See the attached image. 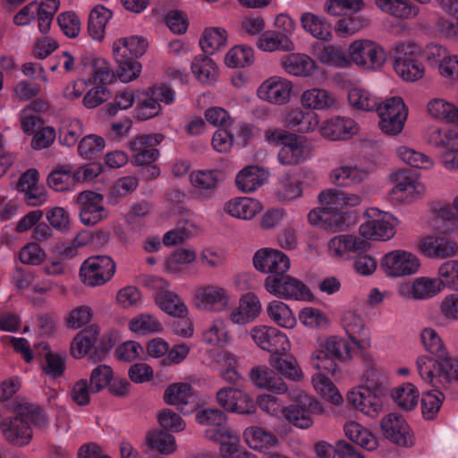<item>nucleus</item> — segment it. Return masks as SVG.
<instances>
[{
  "label": "nucleus",
  "mask_w": 458,
  "mask_h": 458,
  "mask_svg": "<svg viewBox=\"0 0 458 458\" xmlns=\"http://www.w3.org/2000/svg\"><path fill=\"white\" fill-rule=\"evenodd\" d=\"M416 366L423 381L435 388H442V382L439 381L441 379L439 372L440 361L437 362L431 357L422 355L417 359Z\"/></svg>",
  "instance_id": "nucleus-50"
},
{
  "label": "nucleus",
  "mask_w": 458,
  "mask_h": 458,
  "mask_svg": "<svg viewBox=\"0 0 458 458\" xmlns=\"http://www.w3.org/2000/svg\"><path fill=\"white\" fill-rule=\"evenodd\" d=\"M228 33L221 27H209L204 30L199 45L208 55H213L225 47Z\"/></svg>",
  "instance_id": "nucleus-48"
},
{
  "label": "nucleus",
  "mask_w": 458,
  "mask_h": 458,
  "mask_svg": "<svg viewBox=\"0 0 458 458\" xmlns=\"http://www.w3.org/2000/svg\"><path fill=\"white\" fill-rule=\"evenodd\" d=\"M281 123L288 129L300 133H309L318 128L319 116L315 112H305L301 108L296 107L285 110L282 114Z\"/></svg>",
  "instance_id": "nucleus-23"
},
{
  "label": "nucleus",
  "mask_w": 458,
  "mask_h": 458,
  "mask_svg": "<svg viewBox=\"0 0 458 458\" xmlns=\"http://www.w3.org/2000/svg\"><path fill=\"white\" fill-rule=\"evenodd\" d=\"M219 170H197L191 174L190 180L199 195L211 197L220 181Z\"/></svg>",
  "instance_id": "nucleus-40"
},
{
  "label": "nucleus",
  "mask_w": 458,
  "mask_h": 458,
  "mask_svg": "<svg viewBox=\"0 0 458 458\" xmlns=\"http://www.w3.org/2000/svg\"><path fill=\"white\" fill-rule=\"evenodd\" d=\"M260 311L259 297L252 293H247L240 298L238 307L232 310L229 318L233 324L243 326L254 321Z\"/></svg>",
  "instance_id": "nucleus-26"
},
{
  "label": "nucleus",
  "mask_w": 458,
  "mask_h": 458,
  "mask_svg": "<svg viewBox=\"0 0 458 458\" xmlns=\"http://www.w3.org/2000/svg\"><path fill=\"white\" fill-rule=\"evenodd\" d=\"M349 55L352 63L366 70L380 69L386 60L385 49L369 39L352 42L349 47Z\"/></svg>",
  "instance_id": "nucleus-5"
},
{
  "label": "nucleus",
  "mask_w": 458,
  "mask_h": 458,
  "mask_svg": "<svg viewBox=\"0 0 458 458\" xmlns=\"http://www.w3.org/2000/svg\"><path fill=\"white\" fill-rule=\"evenodd\" d=\"M415 49V45L406 43H400L395 47L394 71L406 81H418L425 72L423 64L413 56Z\"/></svg>",
  "instance_id": "nucleus-12"
},
{
  "label": "nucleus",
  "mask_w": 458,
  "mask_h": 458,
  "mask_svg": "<svg viewBox=\"0 0 458 458\" xmlns=\"http://www.w3.org/2000/svg\"><path fill=\"white\" fill-rule=\"evenodd\" d=\"M419 250L428 258L445 259L458 254V244L445 235H428L420 241Z\"/></svg>",
  "instance_id": "nucleus-22"
},
{
  "label": "nucleus",
  "mask_w": 458,
  "mask_h": 458,
  "mask_svg": "<svg viewBox=\"0 0 458 458\" xmlns=\"http://www.w3.org/2000/svg\"><path fill=\"white\" fill-rule=\"evenodd\" d=\"M281 63L284 71L294 76H311L318 68L316 62L304 54L286 55L282 59Z\"/></svg>",
  "instance_id": "nucleus-42"
},
{
  "label": "nucleus",
  "mask_w": 458,
  "mask_h": 458,
  "mask_svg": "<svg viewBox=\"0 0 458 458\" xmlns=\"http://www.w3.org/2000/svg\"><path fill=\"white\" fill-rule=\"evenodd\" d=\"M379 120V127L383 132L389 135L400 133L407 119L408 111L400 97H392L383 103L377 104L375 109Z\"/></svg>",
  "instance_id": "nucleus-4"
},
{
  "label": "nucleus",
  "mask_w": 458,
  "mask_h": 458,
  "mask_svg": "<svg viewBox=\"0 0 458 458\" xmlns=\"http://www.w3.org/2000/svg\"><path fill=\"white\" fill-rule=\"evenodd\" d=\"M145 285L154 292V299L158 308L168 315L183 318L188 314V308L174 292L170 290V283L158 276H148Z\"/></svg>",
  "instance_id": "nucleus-2"
},
{
  "label": "nucleus",
  "mask_w": 458,
  "mask_h": 458,
  "mask_svg": "<svg viewBox=\"0 0 458 458\" xmlns=\"http://www.w3.org/2000/svg\"><path fill=\"white\" fill-rule=\"evenodd\" d=\"M113 16V12L102 4L93 7L88 18L87 30L89 36L93 40L101 42L106 36V24Z\"/></svg>",
  "instance_id": "nucleus-34"
},
{
  "label": "nucleus",
  "mask_w": 458,
  "mask_h": 458,
  "mask_svg": "<svg viewBox=\"0 0 458 458\" xmlns=\"http://www.w3.org/2000/svg\"><path fill=\"white\" fill-rule=\"evenodd\" d=\"M300 21L302 29L314 38L326 42L332 40V27L325 17L306 12L301 15Z\"/></svg>",
  "instance_id": "nucleus-32"
},
{
  "label": "nucleus",
  "mask_w": 458,
  "mask_h": 458,
  "mask_svg": "<svg viewBox=\"0 0 458 458\" xmlns=\"http://www.w3.org/2000/svg\"><path fill=\"white\" fill-rule=\"evenodd\" d=\"M134 112L138 120L145 121L158 115L161 106L153 96H150L148 90H145L139 97Z\"/></svg>",
  "instance_id": "nucleus-62"
},
{
  "label": "nucleus",
  "mask_w": 458,
  "mask_h": 458,
  "mask_svg": "<svg viewBox=\"0 0 458 458\" xmlns=\"http://www.w3.org/2000/svg\"><path fill=\"white\" fill-rule=\"evenodd\" d=\"M250 377L251 382L259 388H265L276 394H284L287 391V385L284 381L266 366L252 368Z\"/></svg>",
  "instance_id": "nucleus-33"
},
{
  "label": "nucleus",
  "mask_w": 458,
  "mask_h": 458,
  "mask_svg": "<svg viewBox=\"0 0 458 458\" xmlns=\"http://www.w3.org/2000/svg\"><path fill=\"white\" fill-rule=\"evenodd\" d=\"M383 396L379 392L360 386L347 394V402L365 415L375 418L383 409Z\"/></svg>",
  "instance_id": "nucleus-18"
},
{
  "label": "nucleus",
  "mask_w": 458,
  "mask_h": 458,
  "mask_svg": "<svg viewBox=\"0 0 458 458\" xmlns=\"http://www.w3.org/2000/svg\"><path fill=\"white\" fill-rule=\"evenodd\" d=\"M115 263L109 256H92L81 266V281L91 287L103 285L114 275Z\"/></svg>",
  "instance_id": "nucleus-7"
},
{
  "label": "nucleus",
  "mask_w": 458,
  "mask_h": 458,
  "mask_svg": "<svg viewBox=\"0 0 458 458\" xmlns=\"http://www.w3.org/2000/svg\"><path fill=\"white\" fill-rule=\"evenodd\" d=\"M191 71L198 81L211 85L216 81L218 68L209 57H196L191 63Z\"/></svg>",
  "instance_id": "nucleus-52"
},
{
  "label": "nucleus",
  "mask_w": 458,
  "mask_h": 458,
  "mask_svg": "<svg viewBox=\"0 0 458 458\" xmlns=\"http://www.w3.org/2000/svg\"><path fill=\"white\" fill-rule=\"evenodd\" d=\"M164 137L162 134H143L129 141L128 146L133 153L134 162L137 165H150L155 162L159 151L155 148Z\"/></svg>",
  "instance_id": "nucleus-20"
},
{
  "label": "nucleus",
  "mask_w": 458,
  "mask_h": 458,
  "mask_svg": "<svg viewBox=\"0 0 458 458\" xmlns=\"http://www.w3.org/2000/svg\"><path fill=\"white\" fill-rule=\"evenodd\" d=\"M343 325L349 338L359 349L365 350L370 345L369 331L360 315L352 311L346 312L343 318Z\"/></svg>",
  "instance_id": "nucleus-31"
},
{
  "label": "nucleus",
  "mask_w": 458,
  "mask_h": 458,
  "mask_svg": "<svg viewBox=\"0 0 458 458\" xmlns=\"http://www.w3.org/2000/svg\"><path fill=\"white\" fill-rule=\"evenodd\" d=\"M384 436L401 446H411L414 444V436L409 425L402 415L389 413L380 423Z\"/></svg>",
  "instance_id": "nucleus-19"
},
{
  "label": "nucleus",
  "mask_w": 458,
  "mask_h": 458,
  "mask_svg": "<svg viewBox=\"0 0 458 458\" xmlns=\"http://www.w3.org/2000/svg\"><path fill=\"white\" fill-rule=\"evenodd\" d=\"M319 200L330 216L340 215L343 221V230L345 227L344 192L336 189H329L319 194Z\"/></svg>",
  "instance_id": "nucleus-57"
},
{
  "label": "nucleus",
  "mask_w": 458,
  "mask_h": 458,
  "mask_svg": "<svg viewBox=\"0 0 458 458\" xmlns=\"http://www.w3.org/2000/svg\"><path fill=\"white\" fill-rule=\"evenodd\" d=\"M38 426H46L47 420L39 408L31 410L25 417H16L4 429V438L17 446L27 445L32 439V430L29 422Z\"/></svg>",
  "instance_id": "nucleus-6"
},
{
  "label": "nucleus",
  "mask_w": 458,
  "mask_h": 458,
  "mask_svg": "<svg viewBox=\"0 0 458 458\" xmlns=\"http://www.w3.org/2000/svg\"><path fill=\"white\" fill-rule=\"evenodd\" d=\"M368 247L369 243L365 240L353 235H338L328 242L330 253L337 257H344L349 252L363 251Z\"/></svg>",
  "instance_id": "nucleus-44"
},
{
  "label": "nucleus",
  "mask_w": 458,
  "mask_h": 458,
  "mask_svg": "<svg viewBox=\"0 0 458 458\" xmlns=\"http://www.w3.org/2000/svg\"><path fill=\"white\" fill-rule=\"evenodd\" d=\"M81 73L89 75V81L91 83L105 84L112 81L114 77L113 70L109 63L104 58H81L77 67Z\"/></svg>",
  "instance_id": "nucleus-28"
},
{
  "label": "nucleus",
  "mask_w": 458,
  "mask_h": 458,
  "mask_svg": "<svg viewBox=\"0 0 458 458\" xmlns=\"http://www.w3.org/2000/svg\"><path fill=\"white\" fill-rule=\"evenodd\" d=\"M253 265L260 272L270 274L269 276H282L290 268V259L281 250L264 248L256 251Z\"/></svg>",
  "instance_id": "nucleus-14"
},
{
  "label": "nucleus",
  "mask_w": 458,
  "mask_h": 458,
  "mask_svg": "<svg viewBox=\"0 0 458 458\" xmlns=\"http://www.w3.org/2000/svg\"><path fill=\"white\" fill-rule=\"evenodd\" d=\"M443 288L440 278L421 276L416 278L411 286H401L398 290L400 296L416 300H427L437 295Z\"/></svg>",
  "instance_id": "nucleus-27"
},
{
  "label": "nucleus",
  "mask_w": 458,
  "mask_h": 458,
  "mask_svg": "<svg viewBox=\"0 0 458 458\" xmlns=\"http://www.w3.org/2000/svg\"><path fill=\"white\" fill-rule=\"evenodd\" d=\"M311 154V148L305 138L295 134L280 148L277 158L284 165H296L306 161Z\"/></svg>",
  "instance_id": "nucleus-24"
},
{
  "label": "nucleus",
  "mask_w": 458,
  "mask_h": 458,
  "mask_svg": "<svg viewBox=\"0 0 458 458\" xmlns=\"http://www.w3.org/2000/svg\"><path fill=\"white\" fill-rule=\"evenodd\" d=\"M308 221L310 225H318L331 231H343V221L340 215L330 216L326 208H313L308 214Z\"/></svg>",
  "instance_id": "nucleus-59"
},
{
  "label": "nucleus",
  "mask_w": 458,
  "mask_h": 458,
  "mask_svg": "<svg viewBox=\"0 0 458 458\" xmlns=\"http://www.w3.org/2000/svg\"><path fill=\"white\" fill-rule=\"evenodd\" d=\"M229 291L218 284H205L195 290L194 301L198 309L221 313L226 310L230 303Z\"/></svg>",
  "instance_id": "nucleus-8"
},
{
  "label": "nucleus",
  "mask_w": 458,
  "mask_h": 458,
  "mask_svg": "<svg viewBox=\"0 0 458 458\" xmlns=\"http://www.w3.org/2000/svg\"><path fill=\"white\" fill-rule=\"evenodd\" d=\"M250 335L262 350L273 355H284L290 350L287 335L274 327L259 325L253 327Z\"/></svg>",
  "instance_id": "nucleus-10"
},
{
  "label": "nucleus",
  "mask_w": 458,
  "mask_h": 458,
  "mask_svg": "<svg viewBox=\"0 0 458 458\" xmlns=\"http://www.w3.org/2000/svg\"><path fill=\"white\" fill-rule=\"evenodd\" d=\"M103 196L91 191H84L76 196L80 206V219L85 225H95L107 216L103 205Z\"/></svg>",
  "instance_id": "nucleus-17"
},
{
  "label": "nucleus",
  "mask_w": 458,
  "mask_h": 458,
  "mask_svg": "<svg viewBox=\"0 0 458 458\" xmlns=\"http://www.w3.org/2000/svg\"><path fill=\"white\" fill-rule=\"evenodd\" d=\"M59 4V0H42L40 4L30 2L14 15L13 22L19 26H25L37 17L39 31L47 34Z\"/></svg>",
  "instance_id": "nucleus-3"
},
{
  "label": "nucleus",
  "mask_w": 458,
  "mask_h": 458,
  "mask_svg": "<svg viewBox=\"0 0 458 458\" xmlns=\"http://www.w3.org/2000/svg\"><path fill=\"white\" fill-rule=\"evenodd\" d=\"M146 445L163 454H170L176 449L174 437L162 430H154L146 436Z\"/></svg>",
  "instance_id": "nucleus-60"
},
{
  "label": "nucleus",
  "mask_w": 458,
  "mask_h": 458,
  "mask_svg": "<svg viewBox=\"0 0 458 458\" xmlns=\"http://www.w3.org/2000/svg\"><path fill=\"white\" fill-rule=\"evenodd\" d=\"M301 104L310 111H324L335 106V95L322 88H312L304 90L301 95Z\"/></svg>",
  "instance_id": "nucleus-35"
},
{
  "label": "nucleus",
  "mask_w": 458,
  "mask_h": 458,
  "mask_svg": "<svg viewBox=\"0 0 458 458\" xmlns=\"http://www.w3.org/2000/svg\"><path fill=\"white\" fill-rule=\"evenodd\" d=\"M318 59L322 64L335 68H347L352 63L344 48L335 45L324 46L318 54Z\"/></svg>",
  "instance_id": "nucleus-51"
},
{
  "label": "nucleus",
  "mask_w": 458,
  "mask_h": 458,
  "mask_svg": "<svg viewBox=\"0 0 458 458\" xmlns=\"http://www.w3.org/2000/svg\"><path fill=\"white\" fill-rule=\"evenodd\" d=\"M322 412L323 408L320 403L310 398L308 408L300 404H293L284 409V414L287 420L294 426L301 428H308L313 423L311 414Z\"/></svg>",
  "instance_id": "nucleus-30"
},
{
  "label": "nucleus",
  "mask_w": 458,
  "mask_h": 458,
  "mask_svg": "<svg viewBox=\"0 0 458 458\" xmlns=\"http://www.w3.org/2000/svg\"><path fill=\"white\" fill-rule=\"evenodd\" d=\"M392 397L396 404L405 411H411L416 407L420 393L411 383H405L392 391Z\"/></svg>",
  "instance_id": "nucleus-58"
},
{
  "label": "nucleus",
  "mask_w": 458,
  "mask_h": 458,
  "mask_svg": "<svg viewBox=\"0 0 458 458\" xmlns=\"http://www.w3.org/2000/svg\"><path fill=\"white\" fill-rule=\"evenodd\" d=\"M164 401L169 405H175L182 410L188 404L196 405L192 387L188 383H174L167 386L164 394Z\"/></svg>",
  "instance_id": "nucleus-45"
},
{
  "label": "nucleus",
  "mask_w": 458,
  "mask_h": 458,
  "mask_svg": "<svg viewBox=\"0 0 458 458\" xmlns=\"http://www.w3.org/2000/svg\"><path fill=\"white\" fill-rule=\"evenodd\" d=\"M420 267L418 257L403 250H395L386 253L381 261L384 272L394 277L411 276L417 273Z\"/></svg>",
  "instance_id": "nucleus-11"
},
{
  "label": "nucleus",
  "mask_w": 458,
  "mask_h": 458,
  "mask_svg": "<svg viewBox=\"0 0 458 458\" xmlns=\"http://www.w3.org/2000/svg\"><path fill=\"white\" fill-rule=\"evenodd\" d=\"M394 186L390 191L394 200L401 203H411L425 193V186L407 171H399L392 174Z\"/></svg>",
  "instance_id": "nucleus-13"
},
{
  "label": "nucleus",
  "mask_w": 458,
  "mask_h": 458,
  "mask_svg": "<svg viewBox=\"0 0 458 458\" xmlns=\"http://www.w3.org/2000/svg\"><path fill=\"white\" fill-rule=\"evenodd\" d=\"M216 402L225 411L240 414H251L256 411V403L245 392L235 387H223L216 393Z\"/></svg>",
  "instance_id": "nucleus-16"
},
{
  "label": "nucleus",
  "mask_w": 458,
  "mask_h": 458,
  "mask_svg": "<svg viewBox=\"0 0 458 458\" xmlns=\"http://www.w3.org/2000/svg\"><path fill=\"white\" fill-rule=\"evenodd\" d=\"M348 101L352 107L370 112L374 111L378 104L377 97L369 91L360 88H353L348 93Z\"/></svg>",
  "instance_id": "nucleus-63"
},
{
  "label": "nucleus",
  "mask_w": 458,
  "mask_h": 458,
  "mask_svg": "<svg viewBox=\"0 0 458 458\" xmlns=\"http://www.w3.org/2000/svg\"><path fill=\"white\" fill-rule=\"evenodd\" d=\"M266 311L269 319L281 327L293 328L297 323L292 310L282 301H270Z\"/></svg>",
  "instance_id": "nucleus-47"
},
{
  "label": "nucleus",
  "mask_w": 458,
  "mask_h": 458,
  "mask_svg": "<svg viewBox=\"0 0 458 458\" xmlns=\"http://www.w3.org/2000/svg\"><path fill=\"white\" fill-rule=\"evenodd\" d=\"M293 90L292 82L284 78L273 76L264 81L258 88V97L274 105H284L289 102Z\"/></svg>",
  "instance_id": "nucleus-21"
},
{
  "label": "nucleus",
  "mask_w": 458,
  "mask_h": 458,
  "mask_svg": "<svg viewBox=\"0 0 458 458\" xmlns=\"http://www.w3.org/2000/svg\"><path fill=\"white\" fill-rule=\"evenodd\" d=\"M45 106L43 102L33 101L21 112L20 121L26 134H33L43 124L38 109Z\"/></svg>",
  "instance_id": "nucleus-54"
},
{
  "label": "nucleus",
  "mask_w": 458,
  "mask_h": 458,
  "mask_svg": "<svg viewBox=\"0 0 458 458\" xmlns=\"http://www.w3.org/2000/svg\"><path fill=\"white\" fill-rule=\"evenodd\" d=\"M264 286L269 293L287 300H307L311 295L308 287L301 281L288 275L267 276L265 279Z\"/></svg>",
  "instance_id": "nucleus-9"
},
{
  "label": "nucleus",
  "mask_w": 458,
  "mask_h": 458,
  "mask_svg": "<svg viewBox=\"0 0 458 458\" xmlns=\"http://www.w3.org/2000/svg\"><path fill=\"white\" fill-rule=\"evenodd\" d=\"M232 216L242 220L252 219L262 209L261 203L249 197H236L231 199L225 208Z\"/></svg>",
  "instance_id": "nucleus-36"
},
{
  "label": "nucleus",
  "mask_w": 458,
  "mask_h": 458,
  "mask_svg": "<svg viewBox=\"0 0 458 458\" xmlns=\"http://www.w3.org/2000/svg\"><path fill=\"white\" fill-rule=\"evenodd\" d=\"M377 6L383 12L399 19H411L418 14V8L402 0H376Z\"/></svg>",
  "instance_id": "nucleus-53"
},
{
  "label": "nucleus",
  "mask_w": 458,
  "mask_h": 458,
  "mask_svg": "<svg viewBox=\"0 0 458 458\" xmlns=\"http://www.w3.org/2000/svg\"><path fill=\"white\" fill-rule=\"evenodd\" d=\"M312 385L315 390L325 399L335 405L343 403V397L334 383L324 374L318 373L312 377Z\"/></svg>",
  "instance_id": "nucleus-61"
},
{
  "label": "nucleus",
  "mask_w": 458,
  "mask_h": 458,
  "mask_svg": "<svg viewBox=\"0 0 458 458\" xmlns=\"http://www.w3.org/2000/svg\"><path fill=\"white\" fill-rule=\"evenodd\" d=\"M345 436L352 442L368 451L377 448V437L366 428L355 421H348L344 424Z\"/></svg>",
  "instance_id": "nucleus-46"
},
{
  "label": "nucleus",
  "mask_w": 458,
  "mask_h": 458,
  "mask_svg": "<svg viewBox=\"0 0 458 458\" xmlns=\"http://www.w3.org/2000/svg\"><path fill=\"white\" fill-rule=\"evenodd\" d=\"M359 131L358 124L351 118L335 116L323 122L320 134L331 140H346Z\"/></svg>",
  "instance_id": "nucleus-25"
},
{
  "label": "nucleus",
  "mask_w": 458,
  "mask_h": 458,
  "mask_svg": "<svg viewBox=\"0 0 458 458\" xmlns=\"http://www.w3.org/2000/svg\"><path fill=\"white\" fill-rule=\"evenodd\" d=\"M423 57L430 66L437 67L443 77L458 79V55H450L438 44H428L423 50Z\"/></svg>",
  "instance_id": "nucleus-15"
},
{
  "label": "nucleus",
  "mask_w": 458,
  "mask_h": 458,
  "mask_svg": "<svg viewBox=\"0 0 458 458\" xmlns=\"http://www.w3.org/2000/svg\"><path fill=\"white\" fill-rule=\"evenodd\" d=\"M197 253L192 249L178 248L166 257L163 270L172 276H179L185 272L186 267L195 262Z\"/></svg>",
  "instance_id": "nucleus-37"
},
{
  "label": "nucleus",
  "mask_w": 458,
  "mask_h": 458,
  "mask_svg": "<svg viewBox=\"0 0 458 458\" xmlns=\"http://www.w3.org/2000/svg\"><path fill=\"white\" fill-rule=\"evenodd\" d=\"M268 176V172L264 168L250 165L238 173L235 182L240 191L251 192L262 186Z\"/></svg>",
  "instance_id": "nucleus-38"
},
{
  "label": "nucleus",
  "mask_w": 458,
  "mask_h": 458,
  "mask_svg": "<svg viewBox=\"0 0 458 458\" xmlns=\"http://www.w3.org/2000/svg\"><path fill=\"white\" fill-rule=\"evenodd\" d=\"M262 51L273 52L276 50L290 51L293 48V42L288 36L276 31H266L261 35L257 43Z\"/></svg>",
  "instance_id": "nucleus-55"
},
{
  "label": "nucleus",
  "mask_w": 458,
  "mask_h": 458,
  "mask_svg": "<svg viewBox=\"0 0 458 458\" xmlns=\"http://www.w3.org/2000/svg\"><path fill=\"white\" fill-rule=\"evenodd\" d=\"M364 385L362 386L372 389L385 394L387 377L385 371L376 363L370 361L363 375Z\"/></svg>",
  "instance_id": "nucleus-64"
},
{
  "label": "nucleus",
  "mask_w": 458,
  "mask_h": 458,
  "mask_svg": "<svg viewBox=\"0 0 458 458\" xmlns=\"http://www.w3.org/2000/svg\"><path fill=\"white\" fill-rule=\"evenodd\" d=\"M242 437L250 448L260 452H265L278 444V439L273 433L259 426L246 428Z\"/></svg>",
  "instance_id": "nucleus-39"
},
{
  "label": "nucleus",
  "mask_w": 458,
  "mask_h": 458,
  "mask_svg": "<svg viewBox=\"0 0 458 458\" xmlns=\"http://www.w3.org/2000/svg\"><path fill=\"white\" fill-rule=\"evenodd\" d=\"M148 48V41L143 37L131 36L121 38L113 43L114 59H134L141 56Z\"/></svg>",
  "instance_id": "nucleus-29"
},
{
  "label": "nucleus",
  "mask_w": 458,
  "mask_h": 458,
  "mask_svg": "<svg viewBox=\"0 0 458 458\" xmlns=\"http://www.w3.org/2000/svg\"><path fill=\"white\" fill-rule=\"evenodd\" d=\"M47 185L55 191H72L77 185L74 171L66 164L56 165L47 176Z\"/></svg>",
  "instance_id": "nucleus-43"
},
{
  "label": "nucleus",
  "mask_w": 458,
  "mask_h": 458,
  "mask_svg": "<svg viewBox=\"0 0 458 458\" xmlns=\"http://www.w3.org/2000/svg\"><path fill=\"white\" fill-rule=\"evenodd\" d=\"M365 216L367 221L359 228L363 238L385 242L394 236L397 219L392 214L377 208H369L366 210Z\"/></svg>",
  "instance_id": "nucleus-1"
},
{
  "label": "nucleus",
  "mask_w": 458,
  "mask_h": 458,
  "mask_svg": "<svg viewBox=\"0 0 458 458\" xmlns=\"http://www.w3.org/2000/svg\"><path fill=\"white\" fill-rule=\"evenodd\" d=\"M206 438L218 442L220 444V452L224 458H236L239 449V437L230 429L205 430Z\"/></svg>",
  "instance_id": "nucleus-41"
},
{
  "label": "nucleus",
  "mask_w": 458,
  "mask_h": 458,
  "mask_svg": "<svg viewBox=\"0 0 458 458\" xmlns=\"http://www.w3.org/2000/svg\"><path fill=\"white\" fill-rule=\"evenodd\" d=\"M98 332L97 326H90L81 330L71 344L72 355L76 359L84 357L96 343Z\"/></svg>",
  "instance_id": "nucleus-49"
},
{
  "label": "nucleus",
  "mask_w": 458,
  "mask_h": 458,
  "mask_svg": "<svg viewBox=\"0 0 458 458\" xmlns=\"http://www.w3.org/2000/svg\"><path fill=\"white\" fill-rule=\"evenodd\" d=\"M428 113L435 119L458 123V108L443 98H434L428 103Z\"/></svg>",
  "instance_id": "nucleus-56"
}]
</instances>
